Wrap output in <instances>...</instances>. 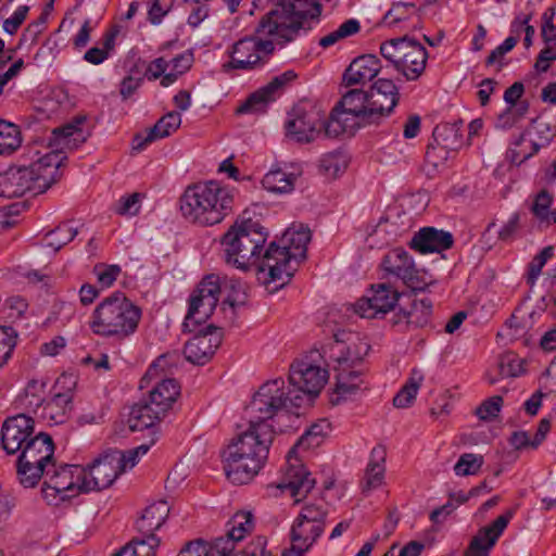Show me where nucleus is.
<instances>
[{
  "label": "nucleus",
  "mask_w": 556,
  "mask_h": 556,
  "mask_svg": "<svg viewBox=\"0 0 556 556\" xmlns=\"http://www.w3.org/2000/svg\"><path fill=\"white\" fill-rule=\"evenodd\" d=\"M85 115H77L71 123L54 128L48 138L50 151L41 154L37 146H30L23 157L30 161L28 165L10 167L3 176V192L8 197L20 198L31 192L39 194L46 192L55 184L61 174L60 166L66 156L65 150L77 149L87 139L80 126L86 122Z\"/></svg>",
  "instance_id": "obj_1"
},
{
  "label": "nucleus",
  "mask_w": 556,
  "mask_h": 556,
  "mask_svg": "<svg viewBox=\"0 0 556 556\" xmlns=\"http://www.w3.org/2000/svg\"><path fill=\"white\" fill-rule=\"evenodd\" d=\"M275 430L268 422L249 421L245 431L233 438L222 452L226 477L235 484H244L264 467Z\"/></svg>",
  "instance_id": "obj_2"
},
{
  "label": "nucleus",
  "mask_w": 556,
  "mask_h": 556,
  "mask_svg": "<svg viewBox=\"0 0 556 556\" xmlns=\"http://www.w3.org/2000/svg\"><path fill=\"white\" fill-rule=\"evenodd\" d=\"M233 202V189L210 180L188 187L180 199V210L188 222L213 226L232 212Z\"/></svg>",
  "instance_id": "obj_3"
},
{
  "label": "nucleus",
  "mask_w": 556,
  "mask_h": 556,
  "mask_svg": "<svg viewBox=\"0 0 556 556\" xmlns=\"http://www.w3.org/2000/svg\"><path fill=\"white\" fill-rule=\"evenodd\" d=\"M309 241V228L302 224H293L283 232L279 243L270 242L261 263V269L267 270L264 282H277L280 287L288 283L296 271L299 263L306 258Z\"/></svg>",
  "instance_id": "obj_4"
},
{
  "label": "nucleus",
  "mask_w": 556,
  "mask_h": 556,
  "mask_svg": "<svg viewBox=\"0 0 556 556\" xmlns=\"http://www.w3.org/2000/svg\"><path fill=\"white\" fill-rule=\"evenodd\" d=\"M222 293L226 294L224 303L231 307L243 304L247 299L245 286L242 281L226 277L222 279L214 274L207 275L190 296L189 309L182 324L184 329L192 332L204 323L214 312Z\"/></svg>",
  "instance_id": "obj_5"
},
{
  "label": "nucleus",
  "mask_w": 556,
  "mask_h": 556,
  "mask_svg": "<svg viewBox=\"0 0 556 556\" xmlns=\"http://www.w3.org/2000/svg\"><path fill=\"white\" fill-rule=\"evenodd\" d=\"M320 14L318 0H279L276 8L260 20L257 33L288 43L295 39L308 20H318Z\"/></svg>",
  "instance_id": "obj_6"
},
{
  "label": "nucleus",
  "mask_w": 556,
  "mask_h": 556,
  "mask_svg": "<svg viewBox=\"0 0 556 556\" xmlns=\"http://www.w3.org/2000/svg\"><path fill=\"white\" fill-rule=\"evenodd\" d=\"M140 319V307L117 291L96 306L89 327L97 336L123 340L135 333Z\"/></svg>",
  "instance_id": "obj_7"
},
{
  "label": "nucleus",
  "mask_w": 556,
  "mask_h": 556,
  "mask_svg": "<svg viewBox=\"0 0 556 556\" xmlns=\"http://www.w3.org/2000/svg\"><path fill=\"white\" fill-rule=\"evenodd\" d=\"M266 240L267 231L257 220L237 222L222 239L226 263L241 270L256 266L260 274L267 276V270L261 269Z\"/></svg>",
  "instance_id": "obj_8"
},
{
  "label": "nucleus",
  "mask_w": 556,
  "mask_h": 556,
  "mask_svg": "<svg viewBox=\"0 0 556 556\" xmlns=\"http://www.w3.org/2000/svg\"><path fill=\"white\" fill-rule=\"evenodd\" d=\"M369 350L370 345L361 339L338 350L333 357L336 371V388L331 397L333 405L351 399L363 389L365 383L364 358Z\"/></svg>",
  "instance_id": "obj_9"
},
{
  "label": "nucleus",
  "mask_w": 556,
  "mask_h": 556,
  "mask_svg": "<svg viewBox=\"0 0 556 556\" xmlns=\"http://www.w3.org/2000/svg\"><path fill=\"white\" fill-rule=\"evenodd\" d=\"M330 430L331 424L328 419H321L312 425L287 455L288 467L281 481L276 484V489H279L282 492L289 491L295 503H299L304 498L315 485V480L311 478V473L295 456L296 448L300 446L308 448L311 446L318 445V439L327 435Z\"/></svg>",
  "instance_id": "obj_10"
},
{
  "label": "nucleus",
  "mask_w": 556,
  "mask_h": 556,
  "mask_svg": "<svg viewBox=\"0 0 556 556\" xmlns=\"http://www.w3.org/2000/svg\"><path fill=\"white\" fill-rule=\"evenodd\" d=\"M305 405L301 392H292L281 378L269 380L262 384L254 395L250 406V420L267 422L280 410L298 415L296 409Z\"/></svg>",
  "instance_id": "obj_11"
},
{
  "label": "nucleus",
  "mask_w": 556,
  "mask_h": 556,
  "mask_svg": "<svg viewBox=\"0 0 556 556\" xmlns=\"http://www.w3.org/2000/svg\"><path fill=\"white\" fill-rule=\"evenodd\" d=\"M54 443L43 432L26 442L16 462V473L22 485L34 488L54 467Z\"/></svg>",
  "instance_id": "obj_12"
},
{
  "label": "nucleus",
  "mask_w": 556,
  "mask_h": 556,
  "mask_svg": "<svg viewBox=\"0 0 556 556\" xmlns=\"http://www.w3.org/2000/svg\"><path fill=\"white\" fill-rule=\"evenodd\" d=\"M380 53L406 80L418 79L428 60L426 48L408 36L382 42Z\"/></svg>",
  "instance_id": "obj_13"
},
{
  "label": "nucleus",
  "mask_w": 556,
  "mask_h": 556,
  "mask_svg": "<svg viewBox=\"0 0 556 556\" xmlns=\"http://www.w3.org/2000/svg\"><path fill=\"white\" fill-rule=\"evenodd\" d=\"M256 37H245L232 46L231 60L224 65L226 70L250 71L262 64L263 56L274 52L275 43L283 46L271 36L261 35L255 28Z\"/></svg>",
  "instance_id": "obj_14"
},
{
  "label": "nucleus",
  "mask_w": 556,
  "mask_h": 556,
  "mask_svg": "<svg viewBox=\"0 0 556 556\" xmlns=\"http://www.w3.org/2000/svg\"><path fill=\"white\" fill-rule=\"evenodd\" d=\"M328 510L321 504H305L294 519L290 540L300 551H308L324 533Z\"/></svg>",
  "instance_id": "obj_15"
},
{
  "label": "nucleus",
  "mask_w": 556,
  "mask_h": 556,
  "mask_svg": "<svg viewBox=\"0 0 556 556\" xmlns=\"http://www.w3.org/2000/svg\"><path fill=\"white\" fill-rule=\"evenodd\" d=\"M381 266L388 275L401 279L413 291H425L432 283L431 276L418 269L413 257L402 248L389 251Z\"/></svg>",
  "instance_id": "obj_16"
},
{
  "label": "nucleus",
  "mask_w": 556,
  "mask_h": 556,
  "mask_svg": "<svg viewBox=\"0 0 556 556\" xmlns=\"http://www.w3.org/2000/svg\"><path fill=\"white\" fill-rule=\"evenodd\" d=\"M84 475V467L79 465L50 467V473L46 476L42 488L45 498L52 501L59 496L64 500L79 493L83 491Z\"/></svg>",
  "instance_id": "obj_17"
},
{
  "label": "nucleus",
  "mask_w": 556,
  "mask_h": 556,
  "mask_svg": "<svg viewBox=\"0 0 556 556\" xmlns=\"http://www.w3.org/2000/svg\"><path fill=\"white\" fill-rule=\"evenodd\" d=\"M328 380V371L306 361H298L290 366L289 387L292 392H301L305 403L319 394Z\"/></svg>",
  "instance_id": "obj_18"
},
{
  "label": "nucleus",
  "mask_w": 556,
  "mask_h": 556,
  "mask_svg": "<svg viewBox=\"0 0 556 556\" xmlns=\"http://www.w3.org/2000/svg\"><path fill=\"white\" fill-rule=\"evenodd\" d=\"M323 114L313 105H296L289 113L286 123L287 136L300 143H308L319 135Z\"/></svg>",
  "instance_id": "obj_19"
},
{
  "label": "nucleus",
  "mask_w": 556,
  "mask_h": 556,
  "mask_svg": "<svg viewBox=\"0 0 556 556\" xmlns=\"http://www.w3.org/2000/svg\"><path fill=\"white\" fill-rule=\"evenodd\" d=\"M83 491H100L109 488L121 473L117 451H112L96 458L84 468Z\"/></svg>",
  "instance_id": "obj_20"
},
{
  "label": "nucleus",
  "mask_w": 556,
  "mask_h": 556,
  "mask_svg": "<svg viewBox=\"0 0 556 556\" xmlns=\"http://www.w3.org/2000/svg\"><path fill=\"white\" fill-rule=\"evenodd\" d=\"M369 108L368 117L372 124H378L388 117L400 100L399 88L392 79L379 78L368 90Z\"/></svg>",
  "instance_id": "obj_21"
},
{
  "label": "nucleus",
  "mask_w": 556,
  "mask_h": 556,
  "mask_svg": "<svg viewBox=\"0 0 556 556\" xmlns=\"http://www.w3.org/2000/svg\"><path fill=\"white\" fill-rule=\"evenodd\" d=\"M400 299V293L387 283L372 285L368 293L359 299L354 311L361 317L376 318L392 311Z\"/></svg>",
  "instance_id": "obj_22"
},
{
  "label": "nucleus",
  "mask_w": 556,
  "mask_h": 556,
  "mask_svg": "<svg viewBox=\"0 0 556 556\" xmlns=\"http://www.w3.org/2000/svg\"><path fill=\"white\" fill-rule=\"evenodd\" d=\"M222 340V329L208 325L185 344V358L194 365H204L212 358Z\"/></svg>",
  "instance_id": "obj_23"
},
{
  "label": "nucleus",
  "mask_w": 556,
  "mask_h": 556,
  "mask_svg": "<svg viewBox=\"0 0 556 556\" xmlns=\"http://www.w3.org/2000/svg\"><path fill=\"white\" fill-rule=\"evenodd\" d=\"M34 431V420L24 414L7 418L1 429L2 448L8 454L21 452L35 437Z\"/></svg>",
  "instance_id": "obj_24"
},
{
  "label": "nucleus",
  "mask_w": 556,
  "mask_h": 556,
  "mask_svg": "<svg viewBox=\"0 0 556 556\" xmlns=\"http://www.w3.org/2000/svg\"><path fill=\"white\" fill-rule=\"evenodd\" d=\"M295 78L296 74L291 70L274 77L265 87L253 92L237 108L236 112L238 114L264 113L267 104L275 100L276 93Z\"/></svg>",
  "instance_id": "obj_25"
},
{
  "label": "nucleus",
  "mask_w": 556,
  "mask_h": 556,
  "mask_svg": "<svg viewBox=\"0 0 556 556\" xmlns=\"http://www.w3.org/2000/svg\"><path fill=\"white\" fill-rule=\"evenodd\" d=\"M514 514L515 510L509 509L498 516L491 525L480 529L472 538L466 551V556H488L491 548L495 545L510 519L514 517Z\"/></svg>",
  "instance_id": "obj_26"
},
{
  "label": "nucleus",
  "mask_w": 556,
  "mask_h": 556,
  "mask_svg": "<svg viewBox=\"0 0 556 556\" xmlns=\"http://www.w3.org/2000/svg\"><path fill=\"white\" fill-rule=\"evenodd\" d=\"M453 243L454 238L451 232L434 227H424L413 236L409 247L421 254H428L451 249Z\"/></svg>",
  "instance_id": "obj_27"
},
{
  "label": "nucleus",
  "mask_w": 556,
  "mask_h": 556,
  "mask_svg": "<svg viewBox=\"0 0 556 556\" xmlns=\"http://www.w3.org/2000/svg\"><path fill=\"white\" fill-rule=\"evenodd\" d=\"M382 70L378 56L364 54L355 58L343 74V84L346 87L365 85L371 81Z\"/></svg>",
  "instance_id": "obj_28"
},
{
  "label": "nucleus",
  "mask_w": 556,
  "mask_h": 556,
  "mask_svg": "<svg viewBox=\"0 0 556 556\" xmlns=\"http://www.w3.org/2000/svg\"><path fill=\"white\" fill-rule=\"evenodd\" d=\"M180 124L181 115L179 112L172 111L165 114L153 127L134 137L132 149L138 152L142 151L151 142L170 136L179 128Z\"/></svg>",
  "instance_id": "obj_29"
},
{
  "label": "nucleus",
  "mask_w": 556,
  "mask_h": 556,
  "mask_svg": "<svg viewBox=\"0 0 556 556\" xmlns=\"http://www.w3.org/2000/svg\"><path fill=\"white\" fill-rule=\"evenodd\" d=\"M358 125L372 124L368 115L369 96L368 90L354 88L343 94L341 101L336 105Z\"/></svg>",
  "instance_id": "obj_30"
},
{
  "label": "nucleus",
  "mask_w": 556,
  "mask_h": 556,
  "mask_svg": "<svg viewBox=\"0 0 556 556\" xmlns=\"http://www.w3.org/2000/svg\"><path fill=\"white\" fill-rule=\"evenodd\" d=\"M169 510L166 501L150 504L136 521V529L141 535H155L154 532L164 525Z\"/></svg>",
  "instance_id": "obj_31"
},
{
  "label": "nucleus",
  "mask_w": 556,
  "mask_h": 556,
  "mask_svg": "<svg viewBox=\"0 0 556 556\" xmlns=\"http://www.w3.org/2000/svg\"><path fill=\"white\" fill-rule=\"evenodd\" d=\"M180 394V387L175 379H163L149 392L148 401L155 407L156 414H165Z\"/></svg>",
  "instance_id": "obj_32"
},
{
  "label": "nucleus",
  "mask_w": 556,
  "mask_h": 556,
  "mask_svg": "<svg viewBox=\"0 0 556 556\" xmlns=\"http://www.w3.org/2000/svg\"><path fill=\"white\" fill-rule=\"evenodd\" d=\"M155 407L148 401L143 400L131 406L127 424L131 431H142L161 420L162 414L155 413Z\"/></svg>",
  "instance_id": "obj_33"
},
{
  "label": "nucleus",
  "mask_w": 556,
  "mask_h": 556,
  "mask_svg": "<svg viewBox=\"0 0 556 556\" xmlns=\"http://www.w3.org/2000/svg\"><path fill=\"white\" fill-rule=\"evenodd\" d=\"M384 462V448L380 446L374 447L362 482L364 493L375 490L383 483L386 471Z\"/></svg>",
  "instance_id": "obj_34"
},
{
  "label": "nucleus",
  "mask_w": 556,
  "mask_h": 556,
  "mask_svg": "<svg viewBox=\"0 0 556 556\" xmlns=\"http://www.w3.org/2000/svg\"><path fill=\"white\" fill-rule=\"evenodd\" d=\"M349 156L342 150L328 152L320 157L319 172L328 178H337L345 172Z\"/></svg>",
  "instance_id": "obj_35"
},
{
  "label": "nucleus",
  "mask_w": 556,
  "mask_h": 556,
  "mask_svg": "<svg viewBox=\"0 0 556 556\" xmlns=\"http://www.w3.org/2000/svg\"><path fill=\"white\" fill-rule=\"evenodd\" d=\"M422 381L424 374L419 369L414 368L406 383L394 396V406L399 408L408 407L414 402Z\"/></svg>",
  "instance_id": "obj_36"
},
{
  "label": "nucleus",
  "mask_w": 556,
  "mask_h": 556,
  "mask_svg": "<svg viewBox=\"0 0 556 556\" xmlns=\"http://www.w3.org/2000/svg\"><path fill=\"white\" fill-rule=\"evenodd\" d=\"M22 143L20 127L13 123L0 119V154L10 155Z\"/></svg>",
  "instance_id": "obj_37"
},
{
  "label": "nucleus",
  "mask_w": 556,
  "mask_h": 556,
  "mask_svg": "<svg viewBox=\"0 0 556 556\" xmlns=\"http://www.w3.org/2000/svg\"><path fill=\"white\" fill-rule=\"evenodd\" d=\"M348 121H352L350 116L343 113L339 106H336L326 122H319V130L324 128L326 137L337 138L343 134H352V127L346 125Z\"/></svg>",
  "instance_id": "obj_38"
},
{
  "label": "nucleus",
  "mask_w": 556,
  "mask_h": 556,
  "mask_svg": "<svg viewBox=\"0 0 556 556\" xmlns=\"http://www.w3.org/2000/svg\"><path fill=\"white\" fill-rule=\"evenodd\" d=\"M432 304L428 299L414 301L407 315H402L405 318V329H417L426 326L431 315Z\"/></svg>",
  "instance_id": "obj_39"
},
{
  "label": "nucleus",
  "mask_w": 556,
  "mask_h": 556,
  "mask_svg": "<svg viewBox=\"0 0 556 556\" xmlns=\"http://www.w3.org/2000/svg\"><path fill=\"white\" fill-rule=\"evenodd\" d=\"M361 30V23L356 18H349L344 21L337 29L330 31L326 36L321 37L319 39L318 45L327 49L329 47L334 46L341 40H345L356 34H358Z\"/></svg>",
  "instance_id": "obj_40"
},
{
  "label": "nucleus",
  "mask_w": 556,
  "mask_h": 556,
  "mask_svg": "<svg viewBox=\"0 0 556 556\" xmlns=\"http://www.w3.org/2000/svg\"><path fill=\"white\" fill-rule=\"evenodd\" d=\"M459 123H445L438 125L433 130V138L439 143L442 144L446 149H457L462 146V135H460V126Z\"/></svg>",
  "instance_id": "obj_41"
},
{
  "label": "nucleus",
  "mask_w": 556,
  "mask_h": 556,
  "mask_svg": "<svg viewBox=\"0 0 556 556\" xmlns=\"http://www.w3.org/2000/svg\"><path fill=\"white\" fill-rule=\"evenodd\" d=\"M295 177L292 174H287L281 169L270 170L267 173L263 180V187L275 193H288L293 190Z\"/></svg>",
  "instance_id": "obj_42"
},
{
  "label": "nucleus",
  "mask_w": 556,
  "mask_h": 556,
  "mask_svg": "<svg viewBox=\"0 0 556 556\" xmlns=\"http://www.w3.org/2000/svg\"><path fill=\"white\" fill-rule=\"evenodd\" d=\"M70 404L71 396L67 393H58L43 405L41 416L55 424H62Z\"/></svg>",
  "instance_id": "obj_43"
},
{
  "label": "nucleus",
  "mask_w": 556,
  "mask_h": 556,
  "mask_svg": "<svg viewBox=\"0 0 556 556\" xmlns=\"http://www.w3.org/2000/svg\"><path fill=\"white\" fill-rule=\"evenodd\" d=\"M553 204L552 195L545 191H540L531 204L530 211L536 219L540 227H548L549 226V215H551V206Z\"/></svg>",
  "instance_id": "obj_44"
},
{
  "label": "nucleus",
  "mask_w": 556,
  "mask_h": 556,
  "mask_svg": "<svg viewBox=\"0 0 556 556\" xmlns=\"http://www.w3.org/2000/svg\"><path fill=\"white\" fill-rule=\"evenodd\" d=\"M180 354L177 351L167 352L160 355L149 367L146 375L141 379L140 388H143V383L155 376H157L159 371L172 370V368L177 367L180 363Z\"/></svg>",
  "instance_id": "obj_45"
},
{
  "label": "nucleus",
  "mask_w": 556,
  "mask_h": 556,
  "mask_svg": "<svg viewBox=\"0 0 556 556\" xmlns=\"http://www.w3.org/2000/svg\"><path fill=\"white\" fill-rule=\"evenodd\" d=\"M160 544L161 540L156 535H142V538H134L124 547L129 551L131 556H155Z\"/></svg>",
  "instance_id": "obj_46"
},
{
  "label": "nucleus",
  "mask_w": 556,
  "mask_h": 556,
  "mask_svg": "<svg viewBox=\"0 0 556 556\" xmlns=\"http://www.w3.org/2000/svg\"><path fill=\"white\" fill-rule=\"evenodd\" d=\"M229 525V535L240 542L254 528L253 515L250 511H239L232 516Z\"/></svg>",
  "instance_id": "obj_47"
},
{
  "label": "nucleus",
  "mask_w": 556,
  "mask_h": 556,
  "mask_svg": "<svg viewBox=\"0 0 556 556\" xmlns=\"http://www.w3.org/2000/svg\"><path fill=\"white\" fill-rule=\"evenodd\" d=\"M483 463L484 458L482 455L464 453L459 456L453 469L458 477L475 476L480 471Z\"/></svg>",
  "instance_id": "obj_48"
},
{
  "label": "nucleus",
  "mask_w": 556,
  "mask_h": 556,
  "mask_svg": "<svg viewBox=\"0 0 556 556\" xmlns=\"http://www.w3.org/2000/svg\"><path fill=\"white\" fill-rule=\"evenodd\" d=\"M78 235V229L70 223H63L55 230L48 235L47 245L59 251L63 245L71 242Z\"/></svg>",
  "instance_id": "obj_49"
},
{
  "label": "nucleus",
  "mask_w": 556,
  "mask_h": 556,
  "mask_svg": "<svg viewBox=\"0 0 556 556\" xmlns=\"http://www.w3.org/2000/svg\"><path fill=\"white\" fill-rule=\"evenodd\" d=\"M17 333L12 327H0V369L11 358L16 345Z\"/></svg>",
  "instance_id": "obj_50"
},
{
  "label": "nucleus",
  "mask_w": 556,
  "mask_h": 556,
  "mask_svg": "<svg viewBox=\"0 0 556 556\" xmlns=\"http://www.w3.org/2000/svg\"><path fill=\"white\" fill-rule=\"evenodd\" d=\"M153 443L154 440H152L150 444H141L125 452L117 451L118 468L121 472L134 468L139 462L140 457L148 453L150 446Z\"/></svg>",
  "instance_id": "obj_51"
},
{
  "label": "nucleus",
  "mask_w": 556,
  "mask_h": 556,
  "mask_svg": "<svg viewBox=\"0 0 556 556\" xmlns=\"http://www.w3.org/2000/svg\"><path fill=\"white\" fill-rule=\"evenodd\" d=\"M498 368L502 377H518L525 371L523 359L513 352H507L500 357Z\"/></svg>",
  "instance_id": "obj_52"
},
{
  "label": "nucleus",
  "mask_w": 556,
  "mask_h": 556,
  "mask_svg": "<svg viewBox=\"0 0 556 556\" xmlns=\"http://www.w3.org/2000/svg\"><path fill=\"white\" fill-rule=\"evenodd\" d=\"M236 543L238 541L232 539L227 531L225 536H219L213 541V543L207 546L210 556H241L242 551L236 552Z\"/></svg>",
  "instance_id": "obj_53"
},
{
  "label": "nucleus",
  "mask_w": 556,
  "mask_h": 556,
  "mask_svg": "<svg viewBox=\"0 0 556 556\" xmlns=\"http://www.w3.org/2000/svg\"><path fill=\"white\" fill-rule=\"evenodd\" d=\"M554 256V248L552 245L545 247L539 254H536L528 266L527 281L533 286L541 275L546 262Z\"/></svg>",
  "instance_id": "obj_54"
},
{
  "label": "nucleus",
  "mask_w": 556,
  "mask_h": 556,
  "mask_svg": "<svg viewBox=\"0 0 556 556\" xmlns=\"http://www.w3.org/2000/svg\"><path fill=\"white\" fill-rule=\"evenodd\" d=\"M414 10L415 4L412 2H395L384 14L383 23L393 26L400 22L407 21Z\"/></svg>",
  "instance_id": "obj_55"
},
{
  "label": "nucleus",
  "mask_w": 556,
  "mask_h": 556,
  "mask_svg": "<svg viewBox=\"0 0 556 556\" xmlns=\"http://www.w3.org/2000/svg\"><path fill=\"white\" fill-rule=\"evenodd\" d=\"M528 111V104L521 103L517 108L508 106L503 113H501L495 122V127L498 129H509L514 125H516L519 119L523 117V115Z\"/></svg>",
  "instance_id": "obj_56"
},
{
  "label": "nucleus",
  "mask_w": 556,
  "mask_h": 556,
  "mask_svg": "<svg viewBox=\"0 0 556 556\" xmlns=\"http://www.w3.org/2000/svg\"><path fill=\"white\" fill-rule=\"evenodd\" d=\"M46 382L43 380L33 379L25 388V397L27 405L38 408L45 402Z\"/></svg>",
  "instance_id": "obj_57"
},
{
  "label": "nucleus",
  "mask_w": 556,
  "mask_h": 556,
  "mask_svg": "<svg viewBox=\"0 0 556 556\" xmlns=\"http://www.w3.org/2000/svg\"><path fill=\"white\" fill-rule=\"evenodd\" d=\"M518 39L516 37L509 36L507 37L503 43H501L498 47H496L486 58L485 64L488 66L497 64V71H501L504 66L503 58L506 53L511 51L515 46L517 45Z\"/></svg>",
  "instance_id": "obj_58"
},
{
  "label": "nucleus",
  "mask_w": 556,
  "mask_h": 556,
  "mask_svg": "<svg viewBox=\"0 0 556 556\" xmlns=\"http://www.w3.org/2000/svg\"><path fill=\"white\" fill-rule=\"evenodd\" d=\"M122 269L118 265L99 264L94 266V274L97 275L98 282L103 288H109L119 276Z\"/></svg>",
  "instance_id": "obj_59"
},
{
  "label": "nucleus",
  "mask_w": 556,
  "mask_h": 556,
  "mask_svg": "<svg viewBox=\"0 0 556 556\" xmlns=\"http://www.w3.org/2000/svg\"><path fill=\"white\" fill-rule=\"evenodd\" d=\"M503 404V399L500 395L492 396L485 400L476 410L477 416L482 420L494 418L498 415Z\"/></svg>",
  "instance_id": "obj_60"
},
{
  "label": "nucleus",
  "mask_w": 556,
  "mask_h": 556,
  "mask_svg": "<svg viewBox=\"0 0 556 556\" xmlns=\"http://www.w3.org/2000/svg\"><path fill=\"white\" fill-rule=\"evenodd\" d=\"M29 7L28 5H21L18 7L15 12L12 14L11 17L4 20L3 22V29L5 33L10 35H14L17 29L21 27V25L26 20V16L28 14Z\"/></svg>",
  "instance_id": "obj_61"
},
{
  "label": "nucleus",
  "mask_w": 556,
  "mask_h": 556,
  "mask_svg": "<svg viewBox=\"0 0 556 556\" xmlns=\"http://www.w3.org/2000/svg\"><path fill=\"white\" fill-rule=\"evenodd\" d=\"M140 193L135 192L119 200L115 211L119 215H136L140 208Z\"/></svg>",
  "instance_id": "obj_62"
},
{
  "label": "nucleus",
  "mask_w": 556,
  "mask_h": 556,
  "mask_svg": "<svg viewBox=\"0 0 556 556\" xmlns=\"http://www.w3.org/2000/svg\"><path fill=\"white\" fill-rule=\"evenodd\" d=\"M172 8V0H152L151 7L148 12L149 21L157 25L162 18L169 12Z\"/></svg>",
  "instance_id": "obj_63"
},
{
  "label": "nucleus",
  "mask_w": 556,
  "mask_h": 556,
  "mask_svg": "<svg viewBox=\"0 0 556 556\" xmlns=\"http://www.w3.org/2000/svg\"><path fill=\"white\" fill-rule=\"evenodd\" d=\"M241 556H271L270 552L266 551V541L264 538L258 536L253 540L244 549Z\"/></svg>",
  "instance_id": "obj_64"
}]
</instances>
